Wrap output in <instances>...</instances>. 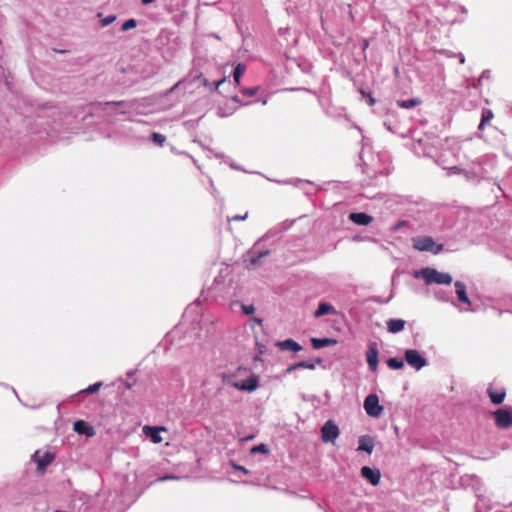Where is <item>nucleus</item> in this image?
I'll return each instance as SVG.
<instances>
[{"mask_svg": "<svg viewBox=\"0 0 512 512\" xmlns=\"http://www.w3.org/2000/svg\"><path fill=\"white\" fill-rule=\"evenodd\" d=\"M415 279H422L425 285H448V273L439 272L434 268L425 267L413 272Z\"/></svg>", "mask_w": 512, "mask_h": 512, "instance_id": "obj_1", "label": "nucleus"}, {"mask_svg": "<svg viewBox=\"0 0 512 512\" xmlns=\"http://www.w3.org/2000/svg\"><path fill=\"white\" fill-rule=\"evenodd\" d=\"M448 141V136H444L440 139L432 140L427 147L426 154L433 158L435 163L442 167L444 170L447 169L446 163L447 160L443 154L440 153V150H443L445 143Z\"/></svg>", "mask_w": 512, "mask_h": 512, "instance_id": "obj_2", "label": "nucleus"}, {"mask_svg": "<svg viewBox=\"0 0 512 512\" xmlns=\"http://www.w3.org/2000/svg\"><path fill=\"white\" fill-rule=\"evenodd\" d=\"M412 247L421 252H431L434 255L443 250V244H437L430 236L413 237Z\"/></svg>", "mask_w": 512, "mask_h": 512, "instance_id": "obj_3", "label": "nucleus"}, {"mask_svg": "<svg viewBox=\"0 0 512 512\" xmlns=\"http://www.w3.org/2000/svg\"><path fill=\"white\" fill-rule=\"evenodd\" d=\"M363 407L368 416L377 418L383 412V406L379 404V397L377 394H369L363 403Z\"/></svg>", "mask_w": 512, "mask_h": 512, "instance_id": "obj_4", "label": "nucleus"}, {"mask_svg": "<svg viewBox=\"0 0 512 512\" xmlns=\"http://www.w3.org/2000/svg\"><path fill=\"white\" fill-rule=\"evenodd\" d=\"M407 364L419 371L427 365L426 358L416 349H407L404 353Z\"/></svg>", "mask_w": 512, "mask_h": 512, "instance_id": "obj_5", "label": "nucleus"}, {"mask_svg": "<svg viewBox=\"0 0 512 512\" xmlns=\"http://www.w3.org/2000/svg\"><path fill=\"white\" fill-rule=\"evenodd\" d=\"M495 425L500 429L512 427V412L507 409H498L493 413Z\"/></svg>", "mask_w": 512, "mask_h": 512, "instance_id": "obj_6", "label": "nucleus"}, {"mask_svg": "<svg viewBox=\"0 0 512 512\" xmlns=\"http://www.w3.org/2000/svg\"><path fill=\"white\" fill-rule=\"evenodd\" d=\"M338 436H339L338 426L332 420H328L327 422H325L321 428L322 441L325 443L334 442Z\"/></svg>", "mask_w": 512, "mask_h": 512, "instance_id": "obj_7", "label": "nucleus"}, {"mask_svg": "<svg viewBox=\"0 0 512 512\" xmlns=\"http://www.w3.org/2000/svg\"><path fill=\"white\" fill-rule=\"evenodd\" d=\"M455 293L457 296V300L464 311L471 310V301L467 295L466 286L459 281H456L455 284Z\"/></svg>", "mask_w": 512, "mask_h": 512, "instance_id": "obj_8", "label": "nucleus"}, {"mask_svg": "<svg viewBox=\"0 0 512 512\" xmlns=\"http://www.w3.org/2000/svg\"><path fill=\"white\" fill-rule=\"evenodd\" d=\"M258 242L253 245L252 248H250L246 252L247 260L249 263V266L255 267L261 263V259L263 257H266L270 254V251L268 249L265 250H257Z\"/></svg>", "mask_w": 512, "mask_h": 512, "instance_id": "obj_9", "label": "nucleus"}, {"mask_svg": "<svg viewBox=\"0 0 512 512\" xmlns=\"http://www.w3.org/2000/svg\"><path fill=\"white\" fill-rule=\"evenodd\" d=\"M366 361L371 372H376L378 368V349L374 342L369 343L366 351Z\"/></svg>", "mask_w": 512, "mask_h": 512, "instance_id": "obj_10", "label": "nucleus"}, {"mask_svg": "<svg viewBox=\"0 0 512 512\" xmlns=\"http://www.w3.org/2000/svg\"><path fill=\"white\" fill-rule=\"evenodd\" d=\"M32 459L37 464L38 470H44L54 460V454L49 451L44 453L36 451L33 454Z\"/></svg>", "mask_w": 512, "mask_h": 512, "instance_id": "obj_11", "label": "nucleus"}, {"mask_svg": "<svg viewBox=\"0 0 512 512\" xmlns=\"http://www.w3.org/2000/svg\"><path fill=\"white\" fill-rule=\"evenodd\" d=\"M231 385L238 390L252 392L258 388V378L252 375L242 382H232Z\"/></svg>", "mask_w": 512, "mask_h": 512, "instance_id": "obj_12", "label": "nucleus"}, {"mask_svg": "<svg viewBox=\"0 0 512 512\" xmlns=\"http://www.w3.org/2000/svg\"><path fill=\"white\" fill-rule=\"evenodd\" d=\"M361 476L369 481L373 486H376L380 482L381 474L377 469H372L368 466L361 468Z\"/></svg>", "mask_w": 512, "mask_h": 512, "instance_id": "obj_13", "label": "nucleus"}, {"mask_svg": "<svg viewBox=\"0 0 512 512\" xmlns=\"http://www.w3.org/2000/svg\"><path fill=\"white\" fill-rule=\"evenodd\" d=\"M349 219L361 226L369 225L373 221V217L364 212H353L349 214Z\"/></svg>", "mask_w": 512, "mask_h": 512, "instance_id": "obj_14", "label": "nucleus"}, {"mask_svg": "<svg viewBox=\"0 0 512 512\" xmlns=\"http://www.w3.org/2000/svg\"><path fill=\"white\" fill-rule=\"evenodd\" d=\"M73 430L81 435H86L88 437H92L95 435L94 428L89 426L85 421L78 420L74 422Z\"/></svg>", "mask_w": 512, "mask_h": 512, "instance_id": "obj_15", "label": "nucleus"}, {"mask_svg": "<svg viewBox=\"0 0 512 512\" xmlns=\"http://www.w3.org/2000/svg\"><path fill=\"white\" fill-rule=\"evenodd\" d=\"M165 430L163 427H154V426H144L143 432L144 434L151 439V441L155 444H158L162 441V437L160 436V432Z\"/></svg>", "mask_w": 512, "mask_h": 512, "instance_id": "obj_16", "label": "nucleus"}, {"mask_svg": "<svg viewBox=\"0 0 512 512\" xmlns=\"http://www.w3.org/2000/svg\"><path fill=\"white\" fill-rule=\"evenodd\" d=\"M322 362V359L321 358H317L314 362H310V361H300L298 363H295V364H292L290 365L287 369H286V373H290L296 369H309V370H314L316 368V364H320Z\"/></svg>", "mask_w": 512, "mask_h": 512, "instance_id": "obj_17", "label": "nucleus"}, {"mask_svg": "<svg viewBox=\"0 0 512 512\" xmlns=\"http://www.w3.org/2000/svg\"><path fill=\"white\" fill-rule=\"evenodd\" d=\"M259 87L258 86H255V87H250V88H244L242 90H240V94L239 95H235L232 97V100L234 102H237V103H241L242 105H248L250 104V102L248 101H244V99L241 97H250V96H253L257 93Z\"/></svg>", "mask_w": 512, "mask_h": 512, "instance_id": "obj_18", "label": "nucleus"}, {"mask_svg": "<svg viewBox=\"0 0 512 512\" xmlns=\"http://www.w3.org/2000/svg\"><path fill=\"white\" fill-rule=\"evenodd\" d=\"M386 325H387L388 332H390L392 334H396V333L401 332L404 329V327L406 325V321L403 319L391 318V319L387 320Z\"/></svg>", "mask_w": 512, "mask_h": 512, "instance_id": "obj_19", "label": "nucleus"}, {"mask_svg": "<svg viewBox=\"0 0 512 512\" xmlns=\"http://www.w3.org/2000/svg\"><path fill=\"white\" fill-rule=\"evenodd\" d=\"M276 346L280 349V350H289V351H293V352H299L302 350V346L297 343L296 341H294L293 339H286V340H283V341H279L276 343Z\"/></svg>", "mask_w": 512, "mask_h": 512, "instance_id": "obj_20", "label": "nucleus"}, {"mask_svg": "<svg viewBox=\"0 0 512 512\" xmlns=\"http://www.w3.org/2000/svg\"><path fill=\"white\" fill-rule=\"evenodd\" d=\"M487 394L490 401L495 405L503 403L506 397V391L504 389L494 390L493 388H488Z\"/></svg>", "mask_w": 512, "mask_h": 512, "instance_id": "obj_21", "label": "nucleus"}, {"mask_svg": "<svg viewBox=\"0 0 512 512\" xmlns=\"http://www.w3.org/2000/svg\"><path fill=\"white\" fill-rule=\"evenodd\" d=\"M373 449H374V443H373L372 438L368 435L361 436L359 439V446H358L357 450L364 451V452H367L368 454H371Z\"/></svg>", "mask_w": 512, "mask_h": 512, "instance_id": "obj_22", "label": "nucleus"}, {"mask_svg": "<svg viewBox=\"0 0 512 512\" xmlns=\"http://www.w3.org/2000/svg\"><path fill=\"white\" fill-rule=\"evenodd\" d=\"M335 313H336L335 308L331 304L323 302V303H320L318 308L315 310L314 316L318 318V317L324 316L326 314H335Z\"/></svg>", "mask_w": 512, "mask_h": 512, "instance_id": "obj_23", "label": "nucleus"}, {"mask_svg": "<svg viewBox=\"0 0 512 512\" xmlns=\"http://www.w3.org/2000/svg\"><path fill=\"white\" fill-rule=\"evenodd\" d=\"M311 343L314 349H321L336 344V340L331 338H312Z\"/></svg>", "mask_w": 512, "mask_h": 512, "instance_id": "obj_24", "label": "nucleus"}, {"mask_svg": "<svg viewBox=\"0 0 512 512\" xmlns=\"http://www.w3.org/2000/svg\"><path fill=\"white\" fill-rule=\"evenodd\" d=\"M494 118V114L492 112V110L490 109H483L482 111V115H481V121H480V124L478 126V129L479 130H484V128L490 124L491 120Z\"/></svg>", "mask_w": 512, "mask_h": 512, "instance_id": "obj_25", "label": "nucleus"}, {"mask_svg": "<svg viewBox=\"0 0 512 512\" xmlns=\"http://www.w3.org/2000/svg\"><path fill=\"white\" fill-rule=\"evenodd\" d=\"M419 104H421V100L417 97L411 98V99H406V100H397L396 101V105L403 109H410L415 106H418Z\"/></svg>", "mask_w": 512, "mask_h": 512, "instance_id": "obj_26", "label": "nucleus"}, {"mask_svg": "<svg viewBox=\"0 0 512 512\" xmlns=\"http://www.w3.org/2000/svg\"><path fill=\"white\" fill-rule=\"evenodd\" d=\"M245 71H246V65L245 64L238 63L235 66L234 72H233V79H234L236 84L240 83V78L245 73Z\"/></svg>", "mask_w": 512, "mask_h": 512, "instance_id": "obj_27", "label": "nucleus"}, {"mask_svg": "<svg viewBox=\"0 0 512 512\" xmlns=\"http://www.w3.org/2000/svg\"><path fill=\"white\" fill-rule=\"evenodd\" d=\"M387 365L390 369L399 370L404 367V362L398 358L393 357L387 360Z\"/></svg>", "mask_w": 512, "mask_h": 512, "instance_id": "obj_28", "label": "nucleus"}, {"mask_svg": "<svg viewBox=\"0 0 512 512\" xmlns=\"http://www.w3.org/2000/svg\"><path fill=\"white\" fill-rule=\"evenodd\" d=\"M126 105V101H107V102H99L98 106L102 110H106L108 107H118Z\"/></svg>", "mask_w": 512, "mask_h": 512, "instance_id": "obj_29", "label": "nucleus"}, {"mask_svg": "<svg viewBox=\"0 0 512 512\" xmlns=\"http://www.w3.org/2000/svg\"><path fill=\"white\" fill-rule=\"evenodd\" d=\"M151 140L158 146H163L166 142V137L158 132L151 134Z\"/></svg>", "mask_w": 512, "mask_h": 512, "instance_id": "obj_30", "label": "nucleus"}, {"mask_svg": "<svg viewBox=\"0 0 512 512\" xmlns=\"http://www.w3.org/2000/svg\"><path fill=\"white\" fill-rule=\"evenodd\" d=\"M103 383L102 382H96L92 385H89L87 388L83 389L81 392L86 394H93L97 392L101 387Z\"/></svg>", "mask_w": 512, "mask_h": 512, "instance_id": "obj_31", "label": "nucleus"}, {"mask_svg": "<svg viewBox=\"0 0 512 512\" xmlns=\"http://www.w3.org/2000/svg\"><path fill=\"white\" fill-rule=\"evenodd\" d=\"M137 20L136 19H129L127 21H125L122 26H121V30L122 31H128L130 29H133L137 26Z\"/></svg>", "mask_w": 512, "mask_h": 512, "instance_id": "obj_32", "label": "nucleus"}, {"mask_svg": "<svg viewBox=\"0 0 512 512\" xmlns=\"http://www.w3.org/2000/svg\"><path fill=\"white\" fill-rule=\"evenodd\" d=\"M269 452V449L266 444H259L251 448V453H264L267 454Z\"/></svg>", "mask_w": 512, "mask_h": 512, "instance_id": "obj_33", "label": "nucleus"}, {"mask_svg": "<svg viewBox=\"0 0 512 512\" xmlns=\"http://www.w3.org/2000/svg\"><path fill=\"white\" fill-rule=\"evenodd\" d=\"M115 20H116L115 15H108V16L101 18L100 23H101L102 27H106V26L112 24Z\"/></svg>", "mask_w": 512, "mask_h": 512, "instance_id": "obj_34", "label": "nucleus"}, {"mask_svg": "<svg viewBox=\"0 0 512 512\" xmlns=\"http://www.w3.org/2000/svg\"><path fill=\"white\" fill-rule=\"evenodd\" d=\"M361 94H362V97L366 99L367 103L369 106H372L375 104V99L374 97L371 95V93H366L364 90H360Z\"/></svg>", "mask_w": 512, "mask_h": 512, "instance_id": "obj_35", "label": "nucleus"}, {"mask_svg": "<svg viewBox=\"0 0 512 512\" xmlns=\"http://www.w3.org/2000/svg\"><path fill=\"white\" fill-rule=\"evenodd\" d=\"M242 311H243V313L250 315V314L254 313L255 308L253 305H242Z\"/></svg>", "mask_w": 512, "mask_h": 512, "instance_id": "obj_36", "label": "nucleus"}, {"mask_svg": "<svg viewBox=\"0 0 512 512\" xmlns=\"http://www.w3.org/2000/svg\"><path fill=\"white\" fill-rule=\"evenodd\" d=\"M247 218V213L244 215H235L229 219V221H242Z\"/></svg>", "mask_w": 512, "mask_h": 512, "instance_id": "obj_37", "label": "nucleus"}, {"mask_svg": "<svg viewBox=\"0 0 512 512\" xmlns=\"http://www.w3.org/2000/svg\"><path fill=\"white\" fill-rule=\"evenodd\" d=\"M224 82H225V78H222V79H220L218 81L213 82V84H212L213 88L212 89L213 90H217L219 88V86L222 85Z\"/></svg>", "mask_w": 512, "mask_h": 512, "instance_id": "obj_38", "label": "nucleus"}, {"mask_svg": "<svg viewBox=\"0 0 512 512\" xmlns=\"http://www.w3.org/2000/svg\"><path fill=\"white\" fill-rule=\"evenodd\" d=\"M363 195H364L365 197H367V198H370V199H376V198H378V197H381V194H380V193L371 194V193L367 192V193H364Z\"/></svg>", "mask_w": 512, "mask_h": 512, "instance_id": "obj_39", "label": "nucleus"}, {"mask_svg": "<svg viewBox=\"0 0 512 512\" xmlns=\"http://www.w3.org/2000/svg\"><path fill=\"white\" fill-rule=\"evenodd\" d=\"M233 467L236 470H239V471L243 472L244 474L248 473V470L245 467L241 466V465L233 464Z\"/></svg>", "mask_w": 512, "mask_h": 512, "instance_id": "obj_40", "label": "nucleus"}, {"mask_svg": "<svg viewBox=\"0 0 512 512\" xmlns=\"http://www.w3.org/2000/svg\"><path fill=\"white\" fill-rule=\"evenodd\" d=\"M453 57L457 58L459 64H463L465 62V58L462 54L453 55Z\"/></svg>", "mask_w": 512, "mask_h": 512, "instance_id": "obj_41", "label": "nucleus"}, {"mask_svg": "<svg viewBox=\"0 0 512 512\" xmlns=\"http://www.w3.org/2000/svg\"><path fill=\"white\" fill-rule=\"evenodd\" d=\"M171 479H177V477L171 476V475H166V476L160 478L161 481L171 480Z\"/></svg>", "mask_w": 512, "mask_h": 512, "instance_id": "obj_42", "label": "nucleus"}, {"mask_svg": "<svg viewBox=\"0 0 512 512\" xmlns=\"http://www.w3.org/2000/svg\"><path fill=\"white\" fill-rule=\"evenodd\" d=\"M369 46V42L367 39L363 40V49L365 50Z\"/></svg>", "mask_w": 512, "mask_h": 512, "instance_id": "obj_43", "label": "nucleus"}, {"mask_svg": "<svg viewBox=\"0 0 512 512\" xmlns=\"http://www.w3.org/2000/svg\"><path fill=\"white\" fill-rule=\"evenodd\" d=\"M153 1L154 0H141L143 5H148V4L152 3Z\"/></svg>", "mask_w": 512, "mask_h": 512, "instance_id": "obj_44", "label": "nucleus"}, {"mask_svg": "<svg viewBox=\"0 0 512 512\" xmlns=\"http://www.w3.org/2000/svg\"><path fill=\"white\" fill-rule=\"evenodd\" d=\"M211 186H212V192H213V193H216V188H214V186H213V182H212V181H211Z\"/></svg>", "mask_w": 512, "mask_h": 512, "instance_id": "obj_45", "label": "nucleus"}, {"mask_svg": "<svg viewBox=\"0 0 512 512\" xmlns=\"http://www.w3.org/2000/svg\"><path fill=\"white\" fill-rule=\"evenodd\" d=\"M255 321H256L258 324H261V323H262V320H261V319H255Z\"/></svg>", "mask_w": 512, "mask_h": 512, "instance_id": "obj_46", "label": "nucleus"}, {"mask_svg": "<svg viewBox=\"0 0 512 512\" xmlns=\"http://www.w3.org/2000/svg\"><path fill=\"white\" fill-rule=\"evenodd\" d=\"M178 85H179V83L175 84V85L171 88V90H174L176 87H178Z\"/></svg>", "mask_w": 512, "mask_h": 512, "instance_id": "obj_47", "label": "nucleus"}]
</instances>
